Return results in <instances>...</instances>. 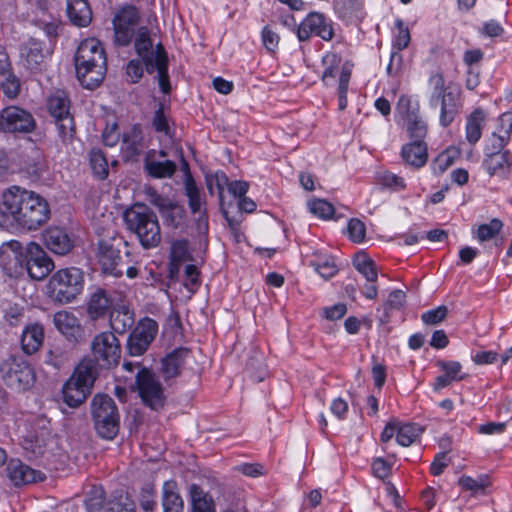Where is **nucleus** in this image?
<instances>
[{"label": "nucleus", "mask_w": 512, "mask_h": 512, "mask_svg": "<svg viewBox=\"0 0 512 512\" xmlns=\"http://www.w3.org/2000/svg\"><path fill=\"white\" fill-rule=\"evenodd\" d=\"M334 36V21L320 11H310L296 27V37L299 42H308L312 37L330 42Z\"/></svg>", "instance_id": "9"}, {"label": "nucleus", "mask_w": 512, "mask_h": 512, "mask_svg": "<svg viewBox=\"0 0 512 512\" xmlns=\"http://www.w3.org/2000/svg\"><path fill=\"white\" fill-rule=\"evenodd\" d=\"M44 43L37 39H29L20 49V56L23 65L30 72L38 73L44 69L45 55L43 52Z\"/></svg>", "instance_id": "25"}, {"label": "nucleus", "mask_w": 512, "mask_h": 512, "mask_svg": "<svg viewBox=\"0 0 512 512\" xmlns=\"http://www.w3.org/2000/svg\"><path fill=\"white\" fill-rule=\"evenodd\" d=\"M25 247L15 239L0 245V267L10 278L23 277Z\"/></svg>", "instance_id": "18"}, {"label": "nucleus", "mask_w": 512, "mask_h": 512, "mask_svg": "<svg viewBox=\"0 0 512 512\" xmlns=\"http://www.w3.org/2000/svg\"><path fill=\"white\" fill-rule=\"evenodd\" d=\"M486 122L485 111L475 108L466 118L465 137L470 145H475L482 137L483 128Z\"/></svg>", "instance_id": "36"}, {"label": "nucleus", "mask_w": 512, "mask_h": 512, "mask_svg": "<svg viewBox=\"0 0 512 512\" xmlns=\"http://www.w3.org/2000/svg\"><path fill=\"white\" fill-rule=\"evenodd\" d=\"M50 437L49 421L43 417H38L29 424V428L23 436L22 447L32 455L40 456L44 453Z\"/></svg>", "instance_id": "19"}, {"label": "nucleus", "mask_w": 512, "mask_h": 512, "mask_svg": "<svg viewBox=\"0 0 512 512\" xmlns=\"http://www.w3.org/2000/svg\"><path fill=\"white\" fill-rule=\"evenodd\" d=\"M400 157L406 165L415 170L423 168L429 158L427 142L423 140H410L402 145Z\"/></svg>", "instance_id": "24"}, {"label": "nucleus", "mask_w": 512, "mask_h": 512, "mask_svg": "<svg viewBox=\"0 0 512 512\" xmlns=\"http://www.w3.org/2000/svg\"><path fill=\"white\" fill-rule=\"evenodd\" d=\"M483 165L491 176L508 177L512 167V152L504 150L500 153H485Z\"/></svg>", "instance_id": "30"}, {"label": "nucleus", "mask_w": 512, "mask_h": 512, "mask_svg": "<svg viewBox=\"0 0 512 512\" xmlns=\"http://www.w3.org/2000/svg\"><path fill=\"white\" fill-rule=\"evenodd\" d=\"M423 432L424 428L420 424L399 420L396 442L402 447H409L420 439Z\"/></svg>", "instance_id": "41"}, {"label": "nucleus", "mask_w": 512, "mask_h": 512, "mask_svg": "<svg viewBox=\"0 0 512 512\" xmlns=\"http://www.w3.org/2000/svg\"><path fill=\"white\" fill-rule=\"evenodd\" d=\"M0 379L11 391L22 394L35 386L37 375L32 363L20 355H12L0 363Z\"/></svg>", "instance_id": "6"}, {"label": "nucleus", "mask_w": 512, "mask_h": 512, "mask_svg": "<svg viewBox=\"0 0 512 512\" xmlns=\"http://www.w3.org/2000/svg\"><path fill=\"white\" fill-rule=\"evenodd\" d=\"M410 41L411 34L408 26L401 18H396L392 31V51L400 53L409 46Z\"/></svg>", "instance_id": "46"}, {"label": "nucleus", "mask_w": 512, "mask_h": 512, "mask_svg": "<svg viewBox=\"0 0 512 512\" xmlns=\"http://www.w3.org/2000/svg\"><path fill=\"white\" fill-rule=\"evenodd\" d=\"M152 128L158 132L163 133L165 135L170 134V125L169 119L165 114L163 104H159L158 108L154 111L152 120H151Z\"/></svg>", "instance_id": "61"}, {"label": "nucleus", "mask_w": 512, "mask_h": 512, "mask_svg": "<svg viewBox=\"0 0 512 512\" xmlns=\"http://www.w3.org/2000/svg\"><path fill=\"white\" fill-rule=\"evenodd\" d=\"M9 481L15 487H21L44 479L40 471L34 470L19 459H10L6 466Z\"/></svg>", "instance_id": "23"}, {"label": "nucleus", "mask_w": 512, "mask_h": 512, "mask_svg": "<svg viewBox=\"0 0 512 512\" xmlns=\"http://www.w3.org/2000/svg\"><path fill=\"white\" fill-rule=\"evenodd\" d=\"M212 182L218 190V198L220 205L222 206L224 200V189L230 184L227 174L223 170H217L210 176H206V184L209 192L213 193Z\"/></svg>", "instance_id": "56"}, {"label": "nucleus", "mask_w": 512, "mask_h": 512, "mask_svg": "<svg viewBox=\"0 0 512 512\" xmlns=\"http://www.w3.org/2000/svg\"><path fill=\"white\" fill-rule=\"evenodd\" d=\"M139 505L144 512H154L157 506L156 490L153 484L142 486L139 493Z\"/></svg>", "instance_id": "57"}, {"label": "nucleus", "mask_w": 512, "mask_h": 512, "mask_svg": "<svg viewBox=\"0 0 512 512\" xmlns=\"http://www.w3.org/2000/svg\"><path fill=\"white\" fill-rule=\"evenodd\" d=\"M348 238L354 243H362L366 238V226L358 218H351L347 223Z\"/></svg>", "instance_id": "60"}, {"label": "nucleus", "mask_w": 512, "mask_h": 512, "mask_svg": "<svg viewBox=\"0 0 512 512\" xmlns=\"http://www.w3.org/2000/svg\"><path fill=\"white\" fill-rule=\"evenodd\" d=\"M85 276L82 269L70 266L53 272L46 284V294L54 302L68 304L82 294Z\"/></svg>", "instance_id": "5"}, {"label": "nucleus", "mask_w": 512, "mask_h": 512, "mask_svg": "<svg viewBox=\"0 0 512 512\" xmlns=\"http://www.w3.org/2000/svg\"><path fill=\"white\" fill-rule=\"evenodd\" d=\"M134 50L138 58H141L144 67L152 68L157 54V44L153 48V41L150 36V31L146 26H141L134 36Z\"/></svg>", "instance_id": "28"}, {"label": "nucleus", "mask_w": 512, "mask_h": 512, "mask_svg": "<svg viewBox=\"0 0 512 512\" xmlns=\"http://www.w3.org/2000/svg\"><path fill=\"white\" fill-rule=\"evenodd\" d=\"M396 109L405 121L408 138L426 141L428 125L420 115L419 104L413 105L411 98L403 94L398 99Z\"/></svg>", "instance_id": "13"}, {"label": "nucleus", "mask_w": 512, "mask_h": 512, "mask_svg": "<svg viewBox=\"0 0 512 512\" xmlns=\"http://www.w3.org/2000/svg\"><path fill=\"white\" fill-rule=\"evenodd\" d=\"M49 115L54 120H61L63 117L72 115L70 112L71 101L64 90H56L49 95L46 101Z\"/></svg>", "instance_id": "37"}, {"label": "nucleus", "mask_w": 512, "mask_h": 512, "mask_svg": "<svg viewBox=\"0 0 512 512\" xmlns=\"http://www.w3.org/2000/svg\"><path fill=\"white\" fill-rule=\"evenodd\" d=\"M57 135L61 142L65 145L71 144L76 135V124L73 115L63 117L61 120H54Z\"/></svg>", "instance_id": "50"}, {"label": "nucleus", "mask_w": 512, "mask_h": 512, "mask_svg": "<svg viewBox=\"0 0 512 512\" xmlns=\"http://www.w3.org/2000/svg\"><path fill=\"white\" fill-rule=\"evenodd\" d=\"M428 85L431 88V94L429 97V101H436L439 96L445 94L448 90H453L458 88L457 85H445V78L442 72H434L428 78Z\"/></svg>", "instance_id": "52"}, {"label": "nucleus", "mask_w": 512, "mask_h": 512, "mask_svg": "<svg viewBox=\"0 0 512 512\" xmlns=\"http://www.w3.org/2000/svg\"><path fill=\"white\" fill-rule=\"evenodd\" d=\"M97 256L101 269L106 275L119 278L124 274V266H127L125 274L129 279L139 275L137 267L139 262L127 241L122 240L117 246L107 241H100Z\"/></svg>", "instance_id": "4"}, {"label": "nucleus", "mask_w": 512, "mask_h": 512, "mask_svg": "<svg viewBox=\"0 0 512 512\" xmlns=\"http://www.w3.org/2000/svg\"><path fill=\"white\" fill-rule=\"evenodd\" d=\"M447 306L440 305L436 308L427 310L421 314V321L424 325L434 326L442 323L448 316Z\"/></svg>", "instance_id": "58"}, {"label": "nucleus", "mask_w": 512, "mask_h": 512, "mask_svg": "<svg viewBox=\"0 0 512 512\" xmlns=\"http://www.w3.org/2000/svg\"><path fill=\"white\" fill-rule=\"evenodd\" d=\"M95 380L96 369L94 361L91 359H84L75 367L72 376L67 381L91 392V388L93 387Z\"/></svg>", "instance_id": "34"}, {"label": "nucleus", "mask_w": 512, "mask_h": 512, "mask_svg": "<svg viewBox=\"0 0 512 512\" xmlns=\"http://www.w3.org/2000/svg\"><path fill=\"white\" fill-rule=\"evenodd\" d=\"M459 156V151L454 147H448L439 153L431 162L430 168L434 175L443 174L451 167Z\"/></svg>", "instance_id": "47"}, {"label": "nucleus", "mask_w": 512, "mask_h": 512, "mask_svg": "<svg viewBox=\"0 0 512 512\" xmlns=\"http://www.w3.org/2000/svg\"><path fill=\"white\" fill-rule=\"evenodd\" d=\"M458 485L465 491H470L473 495L484 494L486 487L489 485L487 476H481L474 479L471 476L463 475L458 480Z\"/></svg>", "instance_id": "55"}, {"label": "nucleus", "mask_w": 512, "mask_h": 512, "mask_svg": "<svg viewBox=\"0 0 512 512\" xmlns=\"http://www.w3.org/2000/svg\"><path fill=\"white\" fill-rule=\"evenodd\" d=\"M356 270L361 273L367 282L376 283L378 280V272L376 269L375 262L369 258L365 257L362 261L355 263Z\"/></svg>", "instance_id": "63"}, {"label": "nucleus", "mask_w": 512, "mask_h": 512, "mask_svg": "<svg viewBox=\"0 0 512 512\" xmlns=\"http://www.w3.org/2000/svg\"><path fill=\"white\" fill-rule=\"evenodd\" d=\"M431 107L440 105L439 125L448 128L459 116L463 108L462 91L460 87L448 90L439 96L436 101H429Z\"/></svg>", "instance_id": "21"}, {"label": "nucleus", "mask_w": 512, "mask_h": 512, "mask_svg": "<svg viewBox=\"0 0 512 512\" xmlns=\"http://www.w3.org/2000/svg\"><path fill=\"white\" fill-rule=\"evenodd\" d=\"M309 211L317 218L330 220L335 214V208L332 203L325 199L314 198L308 202Z\"/></svg>", "instance_id": "53"}, {"label": "nucleus", "mask_w": 512, "mask_h": 512, "mask_svg": "<svg viewBox=\"0 0 512 512\" xmlns=\"http://www.w3.org/2000/svg\"><path fill=\"white\" fill-rule=\"evenodd\" d=\"M184 192L188 199V207L192 214H199L198 224L199 226L204 223L205 227L208 228V214L207 210L202 206L206 204L205 199L201 195V191L197 185V183H188L187 186H184Z\"/></svg>", "instance_id": "38"}, {"label": "nucleus", "mask_w": 512, "mask_h": 512, "mask_svg": "<svg viewBox=\"0 0 512 512\" xmlns=\"http://www.w3.org/2000/svg\"><path fill=\"white\" fill-rule=\"evenodd\" d=\"M234 471L250 477V478H258L267 474V470L265 466L261 463H249L243 462L234 467Z\"/></svg>", "instance_id": "62"}, {"label": "nucleus", "mask_w": 512, "mask_h": 512, "mask_svg": "<svg viewBox=\"0 0 512 512\" xmlns=\"http://www.w3.org/2000/svg\"><path fill=\"white\" fill-rule=\"evenodd\" d=\"M109 315L110 327L115 333L124 334L134 324V314L125 306L114 309Z\"/></svg>", "instance_id": "43"}, {"label": "nucleus", "mask_w": 512, "mask_h": 512, "mask_svg": "<svg viewBox=\"0 0 512 512\" xmlns=\"http://www.w3.org/2000/svg\"><path fill=\"white\" fill-rule=\"evenodd\" d=\"M43 243L45 247L56 255H66L75 246V237L65 228L52 226L43 232Z\"/></svg>", "instance_id": "22"}, {"label": "nucleus", "mask_w": 512, "mask_h": 512, "mask_svg": "<svg viewBox=\"0 0 512 512\" xmlns=\"http://www.w3.org/2000/svg\"><path fill=\"white\" fill-rule=\"evenodd\" d=\"M74 64L82 87L90 90L99 87L107 72V57L102 43L96 38L83 40L77 47Z\"/></svg>", "instance_id": "2"}, {"label": "nucleus", "mask_w": 512, "mask_h": 512, "mask_svg": "<svg viewBox=\"0 0 512 512\" xmlns=\"http://www.w3.org/2000/svg\"><path fill=\"white\" fill-rule=\"evenodd\" d=\"M435 366L455 382L463 381L467 377V374L463 372V366L459 361L438 359L435 362Z\"/></svg>", "instance_id": "51"}, {"label": "nucleus", "mask_w": 512, "mask_h": 512, "mask_svg": "<svg viewBox=\"0 0 512 512\" xmlns=\"http://www.w3.org/2000/svg\"><path fill=\"white\" fill-rule=\"evenodd\" d=\"M0 88L6 97L14 99L20 93V80L14 73L8 74L7 77L0 78Z\"/></svg>", "instance_id": "59"}, {"label": "nucleus", "mask_w": 512, "mask_h": 512, "mask_svg": "<svg viewBox=\"0 0 512 512\" xmlns=\"http://www.w3.org/2000/svg\"><path fill=\"white\" fill-rule=\"evenodd\" d=\"M396 462V455L389 454L388 459L383 457H374L371 460V475L383 481L390 479L392 476L393 466Z\"/></svg>", "instance_id": "45"}, {"label": "nucleus", "mask_w": 512, "mask_h": 512, "mask_svg": "<svg viewBox=\"0 0 512 512\" xmlns=\"http://www.w3.org/2000/svg\"><path fill=\"white\" fill-rule=\"evenodd\" d=\"M66 11L71 23L77 27H87L92 21L88 0H67Z\"/></svg>", "instance_id": "35"}, {"label": "nucleus", "mask_w": 512, "mask_h": 512, "mask_svg": "<svg viewBox=\"0 0 512 512\" xmlns=\"http://www.w3.org/2000/svg\"><path fill=\"white\" fill-rule=\"evenodd\" d=\"M89 164L93 175L99 180H105L109 175L108 160L100 148H92L89 152Z\"/></svg>", "instance_id": "48"}, {"label": "nucleus", "mask_w": 512, "mask_h": 512, "mask_svg": "<svg viewBox=\"0 0 512 512\" xmlns=\"http://www.w3.org/2000/svg\"><path fill=\"white\" fill-rule=\"evenodd\" d=\"M51 215L47 200L34 191L17 185L0 194V226L16 225L26 230H37Z\"/></svg>", "instance_id": "1"}, {"label": "nucleus", "mask_w": 512, "mask_h": 512, "mask_svg": "<svg viewBox=\"0 0 512 512\" xmlns=\"http://www.w3.org/2000/svg\"><path fill=\"white\" fill-rule=\"evenodd\" d=\"M503 222L498 218H492L489 223L480 224L477 228L476 238L479 242L494 239L502 230Z\"/></svg>", "instance_id": "54"}, {"label": "nucleus", "mask_w": 512, "mask_h": 512, "mask_svg": "<svg viewBox=\"0 0 512 512\" xmlns=\"http://www.w3.org/2000/svg\"><path fill=\"white\" fill-rule=\"evenodd\" d=\"M31 112L19 106H7L0 111V131L12 134H28L36 129Z\"/></svg>", "instance_id": "16"}, {"label": "nucleus", "mask_w": 512, "mask_h": 512, "mask_svg": "<svg viewBox=\"0 0 512 512\" xmlns=\"http://www.w3.org/2000/svg\"><path fill=\"white\" fill-rule=\"evenodd\" d=\"M162 506L163 512H183V499L178 492L177 482L173 479L163 483Z\"/></svg>", "instance_id": "39"}, {"label": "nucleus", "mask_w": 512, "mask_h": 512, "mask_svg": "<svg viewBox=\"0 0 512 512\" xmlns=\"http://www.w3.org/2000/svg\"><path fill=\"white\" fill-rule=\"evenodd\" d=\"M126 229L135 235L142 248H156L161 242V228L155 212L143 203H135L123 213Z\"/></svg>", "instance_id": "3"}, {"label": "nucleus", "mask_w": 512, "mask_h": 512, "mask_svg": "<svg viewBox=\"0 0 512 512\" xmlns=\"http://www.w3.org/2000/svg\"><path fill=\"white\" fill-rule=\"evenodd\" d=\"M158 323L150 317L138 321L127 338L126 350L132 357L142 356L156 338Z\"/></svg>", "instance_id": "14"}, {"label": "nucleus", "mask_w": 512, "mask_h": 512, "mask_svg": "<svg viewBox=\"0 0 512 512\" xmlns=\"http://www.w3.org/2000/svg\"><path fill=\"white\" fill-rule=\"evenodd\" d=\"M141 21L139 9L132 4H125L117 9L112 19L114 44L127 47L137 34Z\"/></svg>", "instance_id": "8"}, {"label": "nucleus", "mask_w": 512, "mask_h": 512, "mask_svg": "<svg viewBox=\"0 0 512 512\" xmlns=\"http://www.w3.org/2000/svg\"><path fill=\"white\" fill-rule=\"evenodd\" d=\"M145 147V138L141 124L134 123L121 134L120 153L124 163L139 161Z\"/></svg>", "instance_id": "20"}, {"label": "nucleus", "mask_w": 512, "mask_h": 512, "mask_svg": "<svg viewBox=\"0 0 512 512\" xmlns=\"http://www.w3.org/2000/svg\"><path fill=\"white\" fill-rule=\"evenodd\" d=\"M23 276L32 280H43L54 269V262L36 242H29L25 247Z\"/></svg>", "instance_id": "12"}, {"label": "nucleus", "mask_w": 512, "mask_h": 512, "mask_svg": "<svg viewBox=\"0 0 512 512\" xmlns=\"http://www.w3.org/2000/svg\"><path fill=\"white\" fill-rule=\"evenodd\" d=\"M63 401L72 408L78 407L81 405L90 394V391H86L82 387H78L73 385V383L66 381L63 389Z\"/></svg>", "instance_id": "49"}, {"label": "nucleus", "mask_w": 512, "mask_h": 512, "mask_svg": "<svg viewBox=\"0 0 512 512\" xmlns=\"http://www.w3.org/2000/svg\"><path fill=\"white\" fill-rule=\"evenodd\" d=\"M147 197L149 203L158 210L166 227L177 229L185 222L187 214L183 205L160 194L155 189H149Z\"/></svg>", "instance_id": "15"}, {"label": "nucleus", "mask_w": 512, "mask_h": 512, "mask_svg": "<svg viewBox=\"0 0 512 512\" xmlns=\"http://www.w3.org/2000/svg\"><path fill=\"white\" fill-rule=\"evenodd\" d=\"M261 40L269 53H275L279 46L280 36L269 26H264L261 31Z\"/></svg>", "instance_id": "64"}, {"label": "nucleus", "mask_w": 512, "mask_h": 512, "mask_svg": "<svg viewBox=\"0 0 512 512\" xmlns=\"http://www.w3.org/2000/svg\"><path fill=\"white\" fill-rule=\"evenodd\" d=\"M189 500L191 512H216L212 496L203 490L198 484L189 487Z\"/></svg>", "instance_id": "40"}, {"label": "nucleus", "mask_w": 512, "mask_h": 512, "mask_svg": "<svg viewBox=\"0 0 512 512\" xmlns=\"http://www.w3.org/2000/svg\"><path fill=\"white\" fill-rule=\"evenodd\" d=\"M145 71L148 74H153L155 71H157L160 90L164 94H169L171 92L169 58L168 53L161 42L157 43V54L155 62L152 64V68L147 66L145 67Z\"/></svg>", "instance_id": "29"}, {"label": "nucleus", "mask_w": 512, "mask_h": 512, "mask_svg": "<svg viewBox=\"0 0 512 512\" xmlns=\"http://www.w3.org/2000/svg\"><path fill=\"white\" fill-rule=\"evenodd\" d=\"M91 415L97 435L104 440H113L120 430L118 407L107 394H97L91 402Z\"/></svg>", "instance_id": "7"}, {"label": "nucleus", "mask_w": 512, "mask_h": 512, "mask_svg": "<svg viewBox=\"0 0 512 512\" xmlns=\"http://www.w3.org/2000/svg\"><path fill=\"white\" fill-rule=\"evenodd\" d=\"M353 66V62L347 60L342 64L340 69L337 87L338 109L340 111H344L348 106V89L352 76Z\"/></svg>", "instance_id": "42"}, {"label": "nucleus", "mask_w": 512, "mask_h": 512, "mask_svg": "<svg viewBox=\"0 0 512 512\" xmlns=\"http://www.w3.org/2000/svg\"><path fill=\"white\" fill-rule=\"evenodd\" d=\"M190 354L191 350L187 347H177L168 353L162 360V372L165 379L179 376Z\"/></svg>", "instance_id": "33"}, {"label": "nucleus", "mask_w": 512, "mask_h": 512, "mask_svg": "<svg viewBox=\"0 0 512 512\" xmlns=\"http://www.w3.org/2000/svg\"><path fill=\"white\" fill-rule=\"evenodd\" d=\"M168 153L164 149H149L143 158V171L151 179H169L177 171L175 161L166 159Z\"/></svg>", "instance_id": "17"}, {"label": "nucleus", "mask_w": 512, "mask_h": 512, "mask_svg": "<svg viewBox=\"0 0 512 512\" xmlns=\"http://www.w3.org/2000/svg\"><path fill=\"white\" fill-rule=\"evenodd\" d=\"M308 266L325 280L333 278L339 272L336 258L326 250L313 251L308 259Z\"/></svg>", "instance_id": "26"}, {"label": "nucleus", "mask_w": 512, "mask_h": 512, "mask_svg": "<svg viewBox=\"0 0 512 512\" xmlns=\"http://www.w3.org/2000/svg\"><path fill=\"white\" fill-rule=\"evenodd\" d=\"M94 361L101 367L110 369L119 364L121 345L113 332L104 331L97 334L91 344Z\"/></svg>", "instance_id": "11"}, {"label": "nucleus", "mask_w": 512, "mask_h": 512, "mask_svg": "<svg viewBox=\"0 0 512 512\" xmlns=\"http://www.w3.org/2000/svg\"><path fill=\"white\" fill-rule=\"evenodd\" d=\"M136 386L145 406L155 411L165 406L164 388L154 372L145 367L141 368L136 375Z\"/></svg>", "instance_id": "10"}, {"label": "nucleus", "mask_w": 512, "mask_h": 512, "mask_svg": "<svg viewBox=\"0 0 512 512\" xmlns=\"http://www.w3.org/2000/svg\"><path fill=\"white\" fill-rule=\"evenodd\" d=\"M55 327L70 341H78L83 329L78 318L70 312L60 311L54 315Z\"/></svg>", "instance_id": "32"}, {"label": "nucleus", "mask_w": 512, "mask_h": 512, "mask_svg": "<svg viewBox=\"0 0 512 512\" xmlns=\"http://www.w3.org/2000/svg\"><path fill=\"white\" fill-rule=\"evenodd\" d=\"M113 306L112 296L103 288H97L88 298L86 311L92 320L106 317Z\"/></svg>", "instance_id": "27"}, {"label": "nucleus", "mask_w": 512, "mask_h": 512, "mask_svg": "<svg viewBox=\"0 0 512 512\" xmlns=\"http://www.w3.org/2000/svg\"><path fill=\"white\" fill-rule=\"evenodd\" d=\"M324 67L320 77L324 86L329 87L332 85L339 66L341 64V56L336 52H327L321 60Z\"/></svg>", "instance_id": "44"}, {"label": "nucleus", "mask_w": 512, "mask_h": 512, "mask_svg": "<svg viewBox=\"0 0 512 512\" xmlns=\"http://www.w3.org/2000/svg\"><path fill=\"white\" fill-rule=\"evenodd\" d=\"M44 327L40 323L28 324L24 327L20 344L26 355H33L39 351L44 342Z\"/></svg>", "instance_id": "31"}]
</instances>
